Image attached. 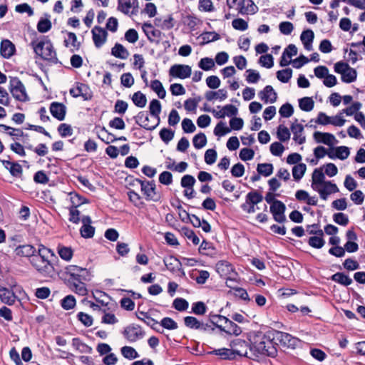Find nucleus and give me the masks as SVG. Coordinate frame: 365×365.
Returning a JSON list of instances; mask_svg holds the SVG:
<instances>
[{
    "label": "nucleus",
    "mask_w": 365,
    "mask_h": 365,
    "mask_svg": "<svg viewBox=\"0 0 365 365\" xmlns=\"http://www.w3.org/2000/svg\"><path fill=\"white\" fill-rule=\"evenodd\" d=\"M136 123L147 130H153L157 124H150L148 115L145 112H140L137 116Z\"/></svg>",
    "instance_id": "obj_32"
},
{
    "label": "nucleus",
    "mask_w": 365,
    "mask_h": 365,
    "mask_svg": "<svg viewBox=\"0 0 365 365\" xmlns=\"http://www.w3.org/2000/svg\"><path fill=\"white\" fill-rule=\"evenodd\" d=\"M135 315L138 319L144 322L153 329H155L154 326L158 324V322L151 317V312H145L138 310L135 312Z\"/></svg>",
    "instance_id": "obj_35"
},
{
    "label": "nucleus",
    "mask_w": 365,
    "mask_h": 365,
    "mask_svg": "<svg viewBox=\"0 0 365 365\" xmlns=\"http://www.w3.org/2000/svg\"><path fill=\"white\" fill-rule=\"evenodd\" d=\"M73 346L81 353L88 352L92 350L91 347L83 343L78 338H73L72 340Z\"/></svg>",
    "instance_id": "obj_47"
},
{
    "label": "nucleus",
    "mask_w": 365,
    "mask_h": 365,
    "mask_svg": "<svg viewBox=\"0 0 365 365\" xmlns=\"http://www.w3.org/2000/svg\"><path fill=\"white\" fill-rule=\"evenodd\" d=\"M335 151L337 158L342 160L346 159L350 154L349 149L346 146L336 147Z\"/></svg>",
    "instance_id": "obj_62"
},
{
    "label": "nucleus",
    "mask_w": 365,
    "mask_h": 365,
    "mask_svg": "<svg viewBox=\"0 0 365 365\" xmlns=\"http://www.w3.org/2000/svg\"><path fill=\"white\" fill-rule=\"evenodd\" d=\"M142 29L150 41H154L160 36V31L155 29L150 23H144L142 26Z\"/></svg>",
    "instance_id": "obj_30"
},
{
    "label": "nucleus",
    "mask_w": 365,
    "mask_h": 365,
    "mask_svg": "<svg viewBox=\"0 0 365 365\" xmlns=\"http://www.w3.org/2000/svg\"><path fill=\"white\" fill-rule=\"evenodd\" d=\"M34 52L41 58L55 62L57 60L56 53L50 40L35 41L31 43Z\"/></svg>",
    "instance_id": "obj_3"
},
{
    "label": "nucleus",
    "mask_w": 365,
    "mask_h": 365,
    "mask_svg": "<svg viewBox=\"0 0 365 365\" xmlns=\"http://www.w3.org/2000/svg\"><path fill=\"white\" fill-rule=\"evenodd\" d=\"M227 5L230 9L237 6L236 9L241 14H254L257 9L252 0H227Z\"/></svg>",
    "instance_id": "obj_7"
},
{
    "label": "nucleus",
    "mask_w": 365,
    "mask_h": 365,
    "mask_svg": "<svg viewBox=\"0 0 365 365\" xmlns=\"http://www.w3.org/2000/svg\"><path fill=\"white\" fill-rule=\"evenodd\" d=\"M230 132V128H228L223 122H220L217 124L214 130L215 135L222 136Z\"/></svg>",
    "instance_id": "obj_60"
},
{
    "label": "nucleus",
    "mask_w": 365,
    "mask_h": 365,
    "mask_svg": "<svg viewBox=\"0 0 365 365\" xmlns=\"http://www.w3.org/2000/svg\"><path fill=\"white\" fill-rule=\"evenodd\" d=\"M327 180L325 179V174L322 172V168L315 169L312 175V187L315 190Z\"/></svg>",
    "instance_id": "obj_26"
},
{
    "label": "nucleus",
    "mask_w": 365,
    "mask_h": 365,
    "mask_svg": "<svg viewBox=\"0 0 365 365\" xmlns=\"http://www.w3.org/2000/svg\"><path fill=\"white\" fill-rule=\"evenodd\" d=\"M257 170L259 174L267 177L272 173L273 166L271 163L258 164Z\"/></svg>",
    "instance_id": "obj_50"
},
{
    "label": "nucleus",
    "mask_w": 365,
    "mask_h": 365,
    "mask_svg": "<svg viewBox=\"0 0 365 365\" xmlns=\"http://www.w3.org/2000/svg\"><path fill=\"white\" fill-rule=\"evenodd\" d=\"M307 166L304 163H298L292 168V175L295 180H299L304 175Z\"/></svg>",
    "instance_id": "obj_41"
},
{
    "label": "nucleus",
    "mask_w": 365,
    "mask_h": 365,
    "mask_svg": "<svg viewBox=\"0 0 365 365\" xmlns=\"http://www.w3.org/2000/svg\"><path fill=\"white\" fill-rule=\"evenodd\" d=\"M76 305V299L73 295H68L61 300V306L64 309L68 310Z\"/></svg>",
    "instance_id": "obj_58"
},
{
    "label": "nucleus",
    "mask_w": 365,
    "mask_h": 365,
    "mask_svg": "<svg viewBox=\"0 0 365 365\" xmlns=\"http://www.w3.org/2000/svg\"><path fill=\"white\" fill-rule=\"evenodd\" d=\"M331 279L344 286H348L352 283V279L349 276L341 272H337L333 274Z\"/></svg>",
    "instance_id": "obj_43"
},
{
    "label": "nucleus",
    "mask_w": 365,
    "mask_h": 365,
    "mask_svg": "<svg viewBox=\"0 0 365 365\" xmlns=\"http://www.w3.org/2000/svg\"><path fill=\"white\" fill-rule=\"evenodd\" d=\"M51 28V22L48 19H41L39 20L37 24V30L40 33H46Z\"/></svg>",
    "instance_id": "obj_56"
},
{
    "label": "nucleus",
    "mask_w": 365,
    "mask_h": 365,
    "mask_svg": "<svg viewBox=\"0 0 365 365\" xmlns=\"http://www.w3.org/2000/svg\"><path fill=\"white\" fill-rule=\"evenodd\" d=\"M242 351L235 347V349L222 348L213 350L211 354L219 356L222 359L232 360L236 356V354H242Z\"/></svg>",
    "instance_id": "obj_20"
},
{
    "label": "nucleus",
    "mask_w": 365,
    "mask_h": 365,
    "mask_svg": "<svg viewBox=\"0 0 365 365\" xmlns=\"http://www.w3.org/2000/svg\"><path fill=\"white\" fill-rule=\"evenodd\" d=\"M272 340L275 341V344L279 343L284 347L292 349L296 347L299 342L298 339L292 336V335L279 331L274 332Z\"/></svg>",
    "instance_id": "obj_8"
},
{
    "label": "nucleus",
    "mask_w": 365,
    "mask_h": 365,
    "mask_svg": "<svg viewBox=\"0 0 365 365\" xmlns=\"http://www.w3.org/2000/svg\"><path fill=\"white\" fill-rule=\"evenodd\" d=\"M58 132L63 138L71 136L73 134V129L71 126L66 123H61L58 127Z\"/></svg>",
    "instance_id": "obj_59"
},
{
    "label": "nucleus",
    "mask_w": 365,
    "mask_h": 365,
    "mask_svg": "<svg viewBox=\"0 0 365 365\" xmlns=\"http://www.w3.org/2000/svg\"><path fill=\"white\" fill-rule=\"evenodd\" d=\"M215 317L218 318L219 319L224 320V327L218 324L216 325L217 327H218L221 331H225L229 334H234L235 336H238L242 333L241 328L227 317L221 315H217Z\"/></svg>",
    "instance_id": "obj_14"
},
{
    "label": "nucleus",
    "mask_w": 365,
    "mask_h": 365,
    "mask_svg": "<svg viewBox=\"0 0 365 365\" xmlns=\"http://www.w3.org/2000/svg\"><path fill=\"white\" fill-rule=\"evenodd\" d=\"M128 56V51L121 44L115 43V58L126 59Z\"/></svg>",
    "instance_id": "obj_63"
},
{
    "label": "nucleus",
    "mask_w": 365,
    "mask_h": 365,
    "mask_svg": "<svg viewBox=\"0 0 365 365\" xmlns=\"http://www.w3.org/2000/svg\"><path fill=\"white\" fill-rule=\"evenodd\" d=\"M36 252L37 249L31 245H21L14 247V257L20 259L24 257L29 258L30 260Z\"/></svg>",
    "instance_id": "obj_13"
},
{
    "label": "nucleus",
    "mask_w": 365,
    "mask_h": 365,
    "mask_svg": "<svg viewBox=\"0 0 365 365\" xmlns=\"http://www.w3.org/2000/svg\"><path fill=\"white\" fill-rule=\"evenodd\" d=\"M1 162L13 176L20 177L22 173V168L19 163L4 160H1Z\"/></svg>",
    "instance_id": "obj_34"
},
{
    "label": "nucleus",
    "mask_w": 365,
    "mask_h": 365,
    "mask_svg": "<svg viewBox=\"0 0 365 365\" xmlns=\"http://www.w3.org/2000/svg\"><path fill=\"white\" fill-rule=\"evenodd\" d=\"M227 96V93L225 89H220L217 91H207L205 93V98L211 101L214 99H220L224 101Z\"/></svg>",
    "instance_id": "obj_36"
},
{
    "label": "nucleus",
    "mask_w": 365,
    "mask_h": 365,
    "mask_svg": "<svg viewBox=\"0 0 365 365\" xmlns=\"http://www.w3.org/2000/svg\"><path fill=\"white\" fill-rule=\"evenodd\" d=\"M277 135L278 139L283 142L287 141L290 138V133L289 129L283 125H280L278 127Z\"/></svg>",
    "instance_id": "obj_53"
},
{
    "label": "nucleus",
    "mask_w": 365,
    "mask_h": 365,
    "mask_svg": "<svg viewBox=\"0 0 365 365\" xmlns=\"http://www.w3.org/2000/svg\"><path fill=\"white\" fill-rule=\"evenodd\" d=\"M132 101L133 103L139 108L145 107L147 103V98L140 91L135 92L133 95Z\"/></svg>",
    "instance_id": "obj_44"
},
{
    "label": "nucleus",
    "mask_w": 365,
    "mask_h": 365,
    "mask_svg": "<svg viewBox=\"0 0 365 365\" xmlns=\"http://www.w3.org/2000/svg\"><path fill=\"white\" fill-rule=\"evenodd\" d=\"M314 102L310 97H304L299 101V108L306 112H309L314 108Z\"/></svg>",
    "instance_id": "obj_42"
},
{
    "label": "nucleus",
    "mask_w": 365,
    "mask_h": 365,
    "mask_svg": "<svg viewBox=\"0 0 365 365\" xmlns=\"http://www.w3.org/2000/svg\"><path fill=\"white\" fill-rule=\"evenodd\" d=\"M314 139L319 143H324L329 146H332L337 143L335 136L329 133H322L316 131L313 135Z\"/></svg>",
    "instance_id": "obj_18"
},
{
    "label": "nucleus",
    "mask_w": 365,
    "mask_h": 365,
    "mask_svg": "<svg viewBox=\"0 0 365 365\" xmlns=\"http://www.w3.org/2000/svg\"><path fill=\"white\" fill-rule=\"evenodd\" d=\"M309 245L312 247L319 249L324 246V240L322 239V236L320 235L311 237L309 240Z\"/></svg>",
    "instance_id": "obj_64"
},
{
    "label": "nucleus",
    "mask_w": 365,
    "mask_h": 365,
    "mask_svg": "<svg viewBox=\"0 0 365 365\" xmlns=\"http://www.w3.org/2000/svg\"><path fill=\"white\" fill-rule=\"evenodd\" d=\"M314 37V32L310 29L304 31L301 34V36H300L301 41H302V43L304 44L305 49H307V51L312 50V43Z\"/></svg>",
    "instance_id": "obj_33"
},
{
    "label": "nucleus",
    "mask_w": 365,
    "mask_h": 365,
    "mask_svg": "<svg viewBox=\"0 0 365 365\" xmlns=\"http://www.w3.org/2000/svg\"><path fill=\"white\" fill-rule=\"evenodd\" d=\"M123 336L131 342L136 341L144 336V331L142 328L137 324H130L128 326L123 332Z\"/></svg>",
    "instance_id": "obj_12"
},
{
    "label": "nucleus",
    "mask_w": 365,
    "mask_h": 365,
    "mask_svg": "<svg viewBox=\"0 0 365 365\" xmlns=\"http://www.w3.org/2000/svg\"><path fill=\"white\" fill-rule=\"evenodd\" d=\"M91 32L93 34V40L95 46L97 48H100L105 43L106 41L107 31L101 27L95 26L92 29Z\"/></svg>",
    "instance_id": "obj_22"
},
{
    "label": "nucleus",
    "mask_w": 365,
    "mask_h": 365,
    "mask_svg": "<svg viewBox=\"0 0 365 365\" xmlns=\"http://www.w3.org/2000/svg\"><path fill=\"white\" fill-rule=\"evenodd\" d=\"M50 113L52 116L61 121L65 119L66 114V107L62 103L53 102L49 107Z\"/></svg>",
    "instance_id": "obj_17"
},
{
    "label": "nucleus",
    "mask_w": 365,
    "mask_h": 365,
    "mask_svg": "<svg viewBox=\"0 0 365 365\" xmlns=\"http://www.w3.org/2000/svg\"><path fill=\"white\" fill-rule=\"evenodd\" d=\"M198 9L200 11L204 12H212L215 9L213 3L211 0H200Z\"/></svg>",
    "instance_id": "obj_55"
},
{
    "label": "nucleus",
    "mask_w": 365,
    "mask_h": 365,
    "mask_svg": "<svg viewBox=\"0 0 365 365\" xmlns=\"http://www.w3.org/2000/svg\"><path fill=\"white\" fill-rule=\"evenodd\" d=\"M15 51L14 45L9 40H3L1 43L0 53L1 55L6 58H10L14 55Z\"/></svg>",
    "instance_id": "obj_29"
},
{
    "label": "nucleus",
    "mask_w": 365,
    "mask_h": 365,
    "mask_svg": "<svg viewBox=\"0 0 365 365\" xmlns=\"http://www.w3.org/2000/svg\"><path fill=\"white\" fill-rule=\"evenodd\" d=\"M314 190L318 192L322 199L326 200L328 197V195L332 193L338 192L339 188L336 184L332 183L331 181H327L316 188Z\"/></svg>",
    "instance_id": "obj_16"
},
{
    "label": "nucleus",
    "mask_w": 365,
    "mask_h": 365,
    "mask_svg": "<svg viewBox=\"0 0 365 365\" xmlns=\"http://www.w3.org/2000/svg\"><path fill=\"white\" fill-rule=\"evenodd\" d=\"M49 256H54L53 252L48 248L41 245L36 253L31 257L30 263L31 266L42 274H49L53 271V266L49 259Z\"/></svg>",
    "instance_id": "obj_1"
},
{
    "label": "nucleus",
    "mask_w": 365,
    "mask_h": 365,
    "mask_svg": "<svg viewBox=\"0 0 365 365\" xmlns=\"http://www.w3.org/2000/svg\"><path fill=\"white\" fill-rule=\"evenodd\" d=\"M151 89L156 93L160 98H164L166 96V91L162 84L158 80H154L150 83Z\"/></svg>",
    "instance_id": "obj_40"
},
{
    "label": "nucleus",
    "mask_w": 365,
    "mask_h": 365,
    "mask_svg": "<svg viewBox=\"0 0 365 365\" xmlns=\"http://www.w3.org/2000/svg\"><path fill=\"white\" fill-rule=\"evenodd\" d=\"M0 129H3L4 131H8V134L14 138L18 139L19 137L24 136V132L19 128H13L4 124L0 125Z\"/></svg>",
    "instance_id": "obj_48"
},
{
    "label": "nucleus",
    "mask_w": 365,
    "mask_h": 365,
    "mask_svg": "<svg viewBox=\"0 0 365 365\" xmlns=\"http://www.w3.org/2000/svg\"><path fill=\"white\" fill-rule=\"evenodd\" d=\"M215 61L210 58H202L198 63V66L204 71H210L215 67Z\"/></svg>",
    "instance_id": "obj_52"
},
{
    "label": "nucleus",
    "mask_w": 365,
    "mask_h": 365,
    "mask_svg": "<svg viewBox=\"0 0 365 365\" xmlns=\"http://www.w3.org/2000/svg\"><path fill=\"white\" fill-rule=\"evenodd\" d=\"M134 185L138 184L140 185L141 191L148 200L156 201L158 196L155 192V185L153 181H143L139 179L134 180Z\"/></svg>",
    "instance_id": "obj_9"
},
{
    "label": "nucleus",
    "mask_w": 365,
    "mask_h": 365,
    "mask_svg": "<svg viewBox=\"0 0 365 365\" xmlns=\"http://www.w3.org/2000/svg\"><path fill=\"white\" fill-rule=\"evenodd\" d=\"M285 208L284 204L279 200H275L271 205L270 211L277 222L281 223L286 220L284 215Z\"/></svg>",
    "instance_id": "obj_15"
},
{
    "label": "nucleus",
    "mask_w": 365,
    "mask_h": 365,
    "mask_svg": "<svg viewBox=\"0 0 365 365\" xmlns=\"http://www.w3.org/2000/svg\"><path fill=\"white\" fill-rule=\"evenodd\" d=\"M292 76V70L286 68L277 72V78L282 83H287Z\"/></svg>",
    "instance_id": "obj_49"
},
{
    "label": "nucleus",
    "mask_w": 365,
    "mask_h": 365,
    "mask_svg": "<svg viewBox=\"0 0 365 365\" xmlns=\"http://www.w3.org/2000/svg\"><path fill=\"white\" fill-rule=\"evenodd\" d=\"M259 63L262 66L270 68L274 65L273 57L270 54L263 55L259 58Z\"/></svg>",
    "instance_id": "obj_61"
},
{
    "label": "nucleus",
    "mask_w": 365,
    "mask_h": 365,
    "mask_svg": "<svg viewBox=\"0 0 365 365\" xmlns=\"http://www.w3.org/2000/svg\"><path fill=\"white\" fill-rule=\"evenodd\" d=\"M249 344L242 339H237L230 342V347L232 349H235V347H237L240 350L242 351V354H236L238 356H244L249 358H253L252 354L250 351V354L248 353V348L250 349Z\"/></svg>",
    "instance_id": "obj_23"
},
{
    "label": "nucleus",
    "mask_w": 365,
    "mask_h": 365,
    "mask_svg": "<svg viewBox=\"0 0 365 365\" xmlns=\"http://www.w3.org/2000/svg\"><path fill=\"white\" fill-rule=\"evenodd\" d=\"M155 25L162 29H170L174 26L173 19L171 16H168L165 19L156 18L155 19Z\"/></svg>",
    "instance_id": "obj_38"
},
{
    "label": "nucleus",
    "mask_w": 365,
    "mask_h": 365,
    "mask_svg": "<svg viewBox=\"0 0 365 365\" xmlns=\"http://www.w3.org/2000/svg\"><path fill=\"white\" fill-rule=\"evenodd\" d=\"M164 264L167 269L172 272L180 271L182 267L181 262L173 256H168L164 259Z\"/></svg>",
    "instance_id": "obj_31"
},
{
    "label": "nucleus",
    "mask_w": 365,
    "mask_h": 365,
    "mask_svg": "<svg viewBox=\"0 0 365 365\" xmlns=\"http://www.w3.org/2000/svg\"><path fill=\"white\" fill-rule=\"evenodd\" d=\"M250 351L253 357H257L259 354L274 357L277 354L273 340L265 335L257 336L255 339L250 346Z\"/></svg>",
    "instance_id": "obj_2"
},
{
    "label": "nucleus",
    "mask_w": 365,
    "mask_h": 365,
    "mask_svg": "<svg viewBox=\"0 0 365 365\" xmlns=\"http://www.w3.org/2000/svg\"><path fill=\"white\" fill-rule=\"evenodd\" d=\"M9 90L13 97L17 101L26 102L29 100L24 85L18 78L15 77L11 78Z\"/></svg>",
    "instance_id": "obj_4"
},
{
    "label": "nucleus",
    "mask_w": 365,
    "mask_h": 365,
    "mask_svg": "<svg viewBox=\"0 0 365 365\" xmlns=\"http://www.w3.org/2000/svg\"><path fill=\"white\" fill-rule=\"evenodd\" d=\"M83 279L68 280L70 288L76 294L84 296L87 294V289L85 284L83 282Z\"/></svg>",
    "instance_id": "obj_28"
},
{
    "label": "nucleus",
    "mask_w": 365,
    "mask_h": 365,
    "mask_svg": "<svg viewBox=\"0 0 365 365\" xmlns=\"http://www.w3.org/2000/svg\"><path fill=\"white\" fill-rule=\"evenodd\" d=\"M0 299L4 304L12 305L15 303L16 297L9 289L0 287Z\"/></svg>",
    "instance_id": "obj_27"
},
{
    "label": "nucleus",
    "mask_w": 365,
    "mask_h": 365,
    "mask_svg": "<svg viewBox=\"0 0 365 365\" xmlns=\"http://www.w3.org/2000/svg\"><path fill=\"white\" fill-rule=\"evenodd\" d=\"M216 269L220 275H226L230 271L232 270V268L227 262L221 261L216 264Z\"/></svg>",
    "instance_id": "obj_54"
},
{
    "label": "nucleus",
    "mask_w": 365,
    "mask_h": 365,
    "mask_svg": "<svg viewBox=\"0 0 365 365\" xmlns=\"http://www.w3.org/2000/svg\"><path fill=\"white\" fill-rule=\"evenodd\" d=\"M66 273L70 276L68 280H73L74 278L77 279H86L88 271L86 269L79 267L76 265H70L66 268Z\"/></svg>",
    "instance_id": "obj_19"
},
{
    "label": "nucleus",
    "mask_w": 365,
    "mask_h": 365,
    "mask_svg": "<svg viewBox=\"0 0 365 365\" xmlns=\"http://www.w3.org/2000/svg\"><path fill=\"white\" fill-rule=\"evenodd\" d=\"M118 9L129 16L136 15L138 12V0H118Z\"/></svg>",
    "instance_id": "obj_10"
},
{
    "label": "nucleus",
    "mask_w": 365,
    "mask_h": 365,
    "mask_svg": "<svg viewBox=\"0 0 365 365\" xmlns=\"http://www.w3.org/2000/svg\"><path fill=\"white\" fill-rule=\"evenodd\" d=\"M193 145L197 149H200L205 146L207 143V138L206 135L202 133H198L194 136L192 140Z\"/></svg>",
    "instance_id": "obj_46"
},
{
    "label": "nucleus",
    "mask_w": 365,
    "mask_h": 365,
    "mask_svg": "<svg viewBox=\"0 0 365 365\" xmlns=\"http://www.w3.org/2000/svg\"><path fill=\"white\" fill-rule=\"evenodd\" d=\"M82 227L81 235L84 238H91L94 235L95 227L91 226V219L89 216H83L81 218Z\"/></svg>",
    "instance_id": "obj_21"
},
{
    "label": "nucleus",
    "mask_w": 365,
    "mask_h": 365,
    "mask_svg": "<svg viewBox=\"0 0 365 365\" xmlns=\"http://www.w3.org/2000/svg\"><path fill=\"white\" fill-rule=\"evenodd\" d=\"M149 110L151 115L155 118L158 123L160 120L159 115L161 112V104L158 100L153 99L150 101L149 105Z\"/></svg>",
    "instance_id": "obj_37"
},
{
    "label": "nucleus",
    "mask_w": 365,
    "mask_h": 365,
    "mask_svg": "<svg viewBox=\"0 0 365 365\" xmlns=\"http://www.w3.org/2000/svg\"><path fill=\"white\" fill-rule=\"evenodd\" d=\"M78 319L86 327H91L93 324V317L84 312H79L77 314Z\"/></svg>",
    "instance_id": "obj_57"
},
{
    "label": "nucleus",
    "mask_w": 365,
    "mask_h": 365,
    "mask_svg": "<svg viewBox=\"0 0 365 365\" xmlns=\"http://www.w3.org/2000/svg\"><path fill=\"white\" fill-rule=\"evenodd\" d=\"M335 72L340 73L341 81L346 83H350L356 81L357 73L356 71L351 68L347 63L339 61L334 65Z\"/></svg>",
    "instance_id": "obj_5"
},
{
    "label": "nucleus",
    "mask_w": 365,
    "mask_h": 365,
    "mask_svg": "<svg viewBox=\"0 0 365 365\" xmlns=\"http://www.w3.org/2000/svg\"><path fill=\"white\" fill-rule=\"evenodd\" d=\"M291 130L294 135V140L299 144H303L305 142V136L303 135L304 127L302 124L297 123V120L292 123Z\"/></svg>",
    "instance_id": "obj_24"
},
{
    "label": "nucleus",
    "mask_w": 365,
    "mask_h": 365,
    "mask_svg": "<svg viewBox=\"0 0 365 365\" xmlns=\"http://www.w3.org/2000/svg\"><path fill=\"white\" fill-rule=\"evenodd\" d=\"M259 96L265 103H273L277 100V93L271 86H267L259 93Z\"/></svg>",
    "instance_id": "obj_25"
},
{
    "label": "nucleus",
    "mask_w": 365,
    "mask_h": 365,
    "mask_svg": "<svg viewBox=\"0 0 365 365\" xmlns=\"http://www.w3.org/2000/svg\"><path fill=\"white\" fill-rule=\"evenodd\" d=\"M58 253L61 259L69 261L73 257V250L71 247L61 246L58 247Z\"/></svg>",
    "instance_id": "obj_45"
},
{
    "label": "nucleus",
    "mask_w": 365,
    "mask_h": 365,
    "mask_svg": "<svg viewBox=\"0 0 365 365\" xmlns=\"http://www.w3.org/2000/svg\"><path fill=\"white\" fill-rule=\"evenodd\" d=\"M65 46H69V43L72 46L71 51L74 52L79 49L81 43L77 41L76 35L73 32L68 33V38L64 41Z\"/></svg>",
    "instance_id": "obj_39"
},
{
    "label": "nucleus",
    "mask_w": 365,
    "mask_h": 365,
    "mask_svg": "<svg viewBox=\"0 0 365 365\" xmlns=\"http://www.w3.org/2000/svg\"><path fill=\"white\" fill-rule=\"evenodd\" d=\"M121 354L125 358L128 359H134L138 357V354L135 349L128 346L122 347Z\"/></svg>",
    "instance_id": "obj_51"
},
{
    "label": "nucleus",
    "mask_w": 365,
    "mask_h": 365,
    "mask_svg": "<svg viewBox=\"0 0 365 365\" xmlns=\"http://www.w3.org/2000/svg\"><path fill=\"white\" fill-rule=\"evenodd\" d=\"M192 73V68L188 65L175 64L169 70V75L173 78L185 79L189 78Z\"/></svg>",
    "instance_id": "obj_11"
},
{
    "label": "nucleus",
    "mask_w": 365,
    "mask_h": 365,
    "mask_svg": "<svg viewBox=\"0 0 365 365\" xmlns=\"http://www.w3.org/2000/svg\"><path fill=\"white\" fill-rule=\"evenodd\" d=\"M263 197L259 192L254 191L250 192L246 195L245 202L241 206L242 209L247 213L251 214L259 210L257 204L261 202Z\"/></svg>",
    "instance_id": "obj_6"
}]
</instances>
